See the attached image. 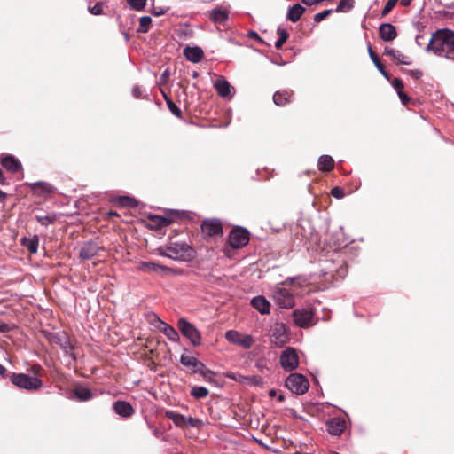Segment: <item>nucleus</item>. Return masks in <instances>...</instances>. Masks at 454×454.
Listing matches in <instances>:
<instances>
[{
  "label": "nucleus",
  "mask_w": 454,
  "mask_h": 454,
  "mask_svg": "<svg viewBox=\"0 0 454 454\" xmlns=\"http://www.w3.org/2000/svg\"><path fill=\"white\" fill-rule=\"evenodd\" d=\"M426 51L454 62V31L442 28L433 33Z\"/></svg>",
  "instance_id": "1"
},
{
  "label": "nucleus",
  "mask_w": 454,
  "mask_h": 454,
  "mask_svg": "<svg viewBox=\"0 0 454 454\" xmlns=\"http://www.w3.org/2000/svg\"><path fill=\"white\" fill-rule=\"evenodd\" d=\"M164 256L176 261H190L194 256V250L185 242H173L166 247Z\"/></svg>",
  "instance_id": "2"
},
{
  "label": "nucleus",
  "mask_w": 454,
  "mask_h": 454,
  "mask_svg": "<svg viewBox=\"0 0 454 454\" xmlns=\"http://www.w3.org/2000/svg\"><path fill=\"white\" fill-rule=\"evenodd\" d=\"M10 380L15 387L27 391L37 390L43 386V381L39 378L26 373H12Z\"/></svg>",
  "instance_id": "3"
},
{
  "label": "nucleus",
  "mask_w": 454,
  "mask_h": 454,
  "mask_svg": "<svg viewBox=\"0 0 454 454\" xmlns=\"http://www.w3.org/2000/svg\"><path fill=\"white\" fill-rule=\"evenodd\" d=\"M45 337L51 344L58 345L66 355H69L73 360H75V356L72 352L73 345L71 344L66 333L52 332L45 333Z\"/></svg>",
  "instance_id": "4"
},
{
  "label": "nucleus",
  "mask_w": 454,
  "mask_h": 454,
  "mask_svg": "<svg viewBox=\"0 0 454 454\" xmlns=\"http://www.w3.org/2000/svg\"><path fill=\"white\" fill-rule=\"evenodd\" d=\"M286 387L293 393L301 395L309 390V383L302 374L292 373L286 380Z\"/></svg>",
  "instance_id": "5"
},
{
  "label": "nucleus",
  "mask_w": 454,
  "mask_h": 454,
  "mask_svg": "<svg viewBox=\"0 0 454 454\" xmlns=\"http://www.w3.org/2000/svg\"><path fill=\"white\" fill-rule=\"evenodd\" d=\"M177 326L181 333L187 338L193 347H197L201 343V335L199 330L188 322L185 318L178 319Z\"/></svg>",
  "instance_id": "6"
},
{
  "label": "nucleus",
  "mask_w": 454,
  "mask_h": 454,
  "mask_svg": "<svg viewBox=\"0 0 454 454\" xmlns=\"http://www.w3.org/2000/svg\"><path fill=\"white\" fill-rule=\"evenodd\" d=\"M274 301L283 309H291L295 305L294 292L285 286H277L272 291Z\"/></svg>",
  "instance_id": "7"
},
{
  "label": "nucleus",
  "mask_w": 454,
  "mask_h": 454,
  "mask_svg": "<svg viewBox=\"0 0 454 454\" xmlns=\"http://www.w3.org/2000/svg\"><path fill=\"white\" fill-rule=\"evenodd\" d=\"M249 242L248 231L241 226L234 227L229 234V244L232 248H240Z\"/></svg>",
  "instance_id": "8"
},
{
  "label": "nucleus",
  "mask_w": 454,
  "mask_h": 454,
  "mask_svg": "<svg viewBox=\"0 0 454 454\" xmlns=\"http://www.w3.org/2000/svg\"><path fill=\"white\" fill-rule=\"evenodd\" d=\"M280 364L286 372L295 370L299 364V357L294 348H286L280 355Z\"/></svg>",
  "instance_id": "9"
},
{
  "label": "nucleus",
  "mask_w": 454,
  "mask_h": 454,
  "mask_svg": "<svg viewBox=\"0 0 454 454\" xmlns=\"http://www.w3.org/2000/svg\"><path fill=\"white\" fill-rule=\"evenodd\" d=\"M103 247H100L96 241L90 240L84 242L79 251V258L83 261H88L96 257Z\"/></svg>",
  "instance_id": "10"
},
{
  "label": "nucleus",
  "mask_w": 454,
  "mask_h": 454,
  "mask_svg": "<svg viewBox=\"0 0 454 454\" xmlns=\"http://www.w3.org/2000/svg\"><path fill=\"white\" fill-rule=\"evenodd\" d=\"M202 232L208 237H215L222 235L223 226L218 219H206L201 223Z\"/></svg>",
  "instance_id": "11"
},
{
  "label": "nucleus",
  "mask_w": 454,
  "mask_h": 454,
  "mask_svg": "<svg viewBox=\"0 0 454 454\" xmlns=\"http://www.w3.org/2000/svg\"><path fill=\"white\" fill-rule=\"evenodd\" d=\"M272 342L278 347H282L288 340L286 328L285 324H275L271 328Z\"/></svg>",
  "instance_id": "12"
},
{
  "label": "nucleus",
  "mask_w": 454,
  "mask_h": 454,
  "mask_svg": "<svg viewBox=\"0 0 454 454\" xmlns=\"http://www.w3.org/2000/svg\"><path fill=\"white\" fill-rule=\"evenodd\" d=\"M314 317L311 309H295L293 311V319L299 327H307Z\"/></svg>",
  "instance_id": "13"
},
{
  "label": "nucleus",
  "mask_w": 454,
  "mask_h": 454,
  "mask_svg": "<svg viewBox=\"0 0 454 454\" xmlns=\"http://www.w3.org/2000/svg\"><path fill=\"white\" fill-rule=\"evenodd\" d=\"M346 428V422L341 418H333L327 422V431L331 435L339 436Z\"/></svg>",
  "instance_id": "14"
},
{
  "label": "nucleus",
  "mask_w": 454,
  "mask_h": 454,
  "mask_svg": "<svg viewBox=\"0 0 454 454\" xmlns=\"http://www.w3.org/2000/svg\"><path fill=\"white\" fill-rule=\"evenodd\" d=\"M113 407L115 413L123 418H129L135 413L132 405L126 401H116Z\"/></svg>",
  "instance_id": "15"
},
{
  "label": "nucleus",
  "mask_w": 454,
  "mask_h": 454,
  "mask_svg": "<svg viewBox=\"0 0 454 454\" xmlns=\"http://www.w3.org/2000/svg\"><path fill=\"white\" fill-rule=\"evenodd\" d=\"M140 270L147 272H160L163 275L172 273L173 269L153 262H143Z\"/></svg>",
  "instance_id": "16"
},
{
  "label": "nucleus",
  "mask_w": 454,
  "mask_h": 454,
  "mask_svg": "<svg viewBox=\"0 0 454 454\" xmlns=\"http://www.w3.org/2000/svg\"><path fill=\"white\" fill-rule=\"evenodd\" d=\"M251 305L262 315H269L270 313V303L262 295L254 297L251 300Z\"/></svg>",
  "instance_id": "17"
},
{
  "label": "nucleus",
  "mask_w": 454,
  "mask_h": 454,
  "mask_svg": "<svg viewBox=\"0 0 454 454\" xmlns=\"http://www.w3.org/2000/svg\"><path fill=\"white\" fill-rule=\"evenodd\" d=\"M379 34L385 42L393 41L397 36L395 27L390 23L381 24L379 27Z\"/></svg>",
  "instance_id": "18"
},
{
  "label": "nucleus",
  "mask_w": 454,
  "mask_h": 454,
  "mask_svg": "<svg viewBox=\"0 0 454 454\" xmlns=\"http://www.w3.org/2000/svg\"><path fill=\"white\" fill-rule=\"evenodd\" d=\"M180 363L185 367L193 368V372L198 373L200 369L204 368V364L199 361L195 356L187 354H182Z\"/></svg>",
  "instance_id": "19"
},
{
  "label": "nucleus",
  "mask_w": 454,
  "mask_h": 454,
  "mask_svg": "<svg viewBox=\"0 0 454 454\" xmlns=\"http://www.w3.org/2000/svg\"><path fill=\"white\" fill-rule=\"evenodd\" d=\"M184 55L187 60L192 63H199L203 58L204 52L199 46H187L184 49Z\"/></svg>",
  "instance_id": "20"
},
{
  "label": "nucleus",
  "mask_w": 454,
  "mask_h": 454,
  "mask_svg": "<svg viewBox=\"0 0 454 454\" xmlns=\"http://www.w3.org/2000/svg\"><path fill=\"white\" fill-rule=\"evenodd\" d=\"M306 11L305 7H303L300 4H294L288 7L286 19L291 22H297L304 12Z\"/></svg>",
  "instance_id": "21"
},
{
  "label": "nucleus",
  "mask_w": 454,
  "mask_h": 454,
  "mask_svg": "<svg viewBox=\"0 0 454 454\" xmlns=\"http://www.w3.org/2000/svg\"><path fill=\"white\" fill-rule=\"evenodd\" d=\"M1 165L11 173H16L21 168V163L12 155H7L3 158Z\"/></svg>",
  "instance_id": "22"
},
{
  "label": "nucleus",
  "mask_w": 454,
  "mask_h": 454,
  "mask_svg": "<svg viewBox=\"0 0 454 454\" xmlns=\"http://www.w3.org/2000/svg\"><path fill=\"white\" fill-rule=\"evenodd\" d=\"M160 322L159 329L160 331L171 341L177 342L179 340V334L177 331L170 325L161 321L158 318Z\"/></svg>",
  "instance_id": "23"
},
{
  "label": "nucleus",
  "mask_w": 454,
  "mask_h": 454,
  "mask_svg": "<svg viewBox=\"0 0 454 454\" xmlns=\"http://www.w3.org/2000/svg\"><path fill=\"white\" fill-rule=\"evenodd\" d=\"M384 54L390 56L393 59H395L399 64L407 65V66L411 64V61L409 59V57L405 56L398 50L389 48V47H385Z\"/></svg>",
  "instance_id": "24"
},
{
  "label": "nucleus",
  "mask_w": 454,
  "mask_h": 454,
  "mask_svg": "<svg viewBox=\"0 0 454 454\" xmlns=\"http://www.w3.org/2000/svg\"><path fill=\"white\" fill-rule=\"evenodd\" d=\"M214 86L221 97L226 98L231 95V84L225 78L220 77L217 79Z\"/></svg>",
  "instance_id": "25"
},
{
  "label": "nucleus",
  "mask_w": 454,
  "mask_h": 454,
  "mask_svg": "<svg viewBox=\"0 0 454 454\" xmlns=\"http://www.w3.org/2000/svg\"><path fill=\"white\" fill-rule=\"evenodd\" d=\"M20 243L23 247H25L30 254H36L38 250L39 245V238L37 235H34L32 237H23L20 239Z\"/></svg>",
  "instance_id": "26"
},
{
  "label": "nucleus",
  "mask_w": 454,
  "mask_h": 454,
  "mask_svg": "<svg viewBox=\"0 0 454 454\" xmlns=\"http://www.w3.org/2000/svg\"><path fill=\"white\" fill-rule=\"evenodd\" d=\"M317 168L320 171L329 172L334 168V160L330 155H321L317 160Z\"/></svg>",
  "instance_id": "27"
},
{
  "label": "nucleus",
  "mask_w": 454,
  "mask_h": 454,
  "mask_svg": "<svg viewBox=\"0 0 454 454\" xmlns=\"http://www.w3.org/2000/svg\"><path fill=\"white\" fill-rule=\"evenodd\" d=\"M291 96L292 92L287 90L277 91L273 95V102L277 106H284L289 101Z\"/></svg>",
  "instance_id": "28"
},
{
  "label": "nucleus",
  "mask_w": 454,
  "mask_h": 454,
  "mask_svg": "<svg viewBox=\"0 0 454 454\" xmlns=\"http://www.w3.org/2000/svg\"><path fill=\"white\" fill-rule=\"evenodd\" d=\"M165 416L171 419L176 427H183L185 426L186 417L182 414L176 413L173 411H167L165 412Z\"/></svg>",
  "instance_id": "29"
},
{
  "label": "nucleus",
  "mask_w": 454,
  "mask_h": 454,
  "mask_svg": "<svg viewBox=\"0 0 454 454\" xmlns=\"http://www.w3.org/2000/svg\"><path fill=\"white\" fill-rule=\"evenodd\" d=\"M74 394L75 397L82 402H86L93 397L91 390L88 387H78L74 389Z\"/></svg>",
  "instance_id": "30"
},
{
  "label": "nucleus",
  "mask_w": 454,
  "mask_h": 454,
  "mask_svg": "<svg viewBox=\"0 0 454 454\" xmlns=\"http://www.w3.org/2000/svg\"><path fill=\"white\" fill-rule=\"evenodd\" d=\"M210 18L215 23L222 24L228 20V12L220 9H214L210 13Z\"/></svg>",
  "instance_id": "31"
},
{
  "label": "nucleus",
  "mask_w": 454,
  "mask_h": 454,
  "mask_svg": "<svg viewBox=\"0 0 454 454\" xmlns=\"http://www.w3.org/2000/svg\"><path fill=\"white\" fill-rule=\"evenodd\" d=\"M368 53L370 55V58L372 59V61L373 62V64L375 65V67H377V69L380 72V74L385 77L387 78V80L389 79L388 78V74L387 73V71L385 70L383 65L380 63L379 58L377 57V55L373 52V51L372 50V47L369 45L368 46Z\"/></svg>",
  "instance_id": "32"
},
{
  "label": "nucleus",
  "mask_w": 454,
  "mask_h": 454,
  "mask_svg": "<svg viewBox=\"0 0 454 454\" xmlns=\"http://www.w3.org/2000/svg\"><path fill=\"white\" fill-rule=\"evenodd\" d=\"M32 188L36 186L40 187L43 194H51L56 191V188L47 182L38 181L30 184Z\"/></svg>",
  "instance_id": "33"
},
{
  "label": "nucleus",
  "mask_w": 454,
  "mask_h": 454,
  "mask_svg": "<svg viewBox=\"0 0 454 454\" xmlns=\"http://www.w3.org/2000/svg\"><path fill=\"white\" fill-rule=\"evenodd\" d=\"M190 394L196 399H201L207 397L209 394V391L205 387L196 386L191 389Z\"/></svg>",
  "instance_id": "34"
},
{
  "label": "nucleus",
  "mask_w": 454,
  "mask_h": 454,
  "mask_svg": "<svg viewBox=\"0 0 454 454\" xmlns=\"http://www.w3.org/2000/svg\"><path fill=\"white\" fill-rule=\"evenodd\" d=\"M355 1L354 0H340V3L336 6L337 12H348L354 7Z\"/></svg>",
  "instance_id": "35"
},
{
  "label": "nucleus",
  "mask_w": 454,
  "mask_h": 454,
  "mask_svg": "<svg viewBox=\"0 0 454 454\" xmlns=\"http://www.w3.org/2000/svg\"><path fill=\"white\" fill-rule=\"evenodd\" d=\"M118 202L121 206L125 207L134 208L137 207V201L136 199L129 196H120L118 198Z\"/></svg>",
  "instance_id": "36"
},
{
  "label": "nucleus",
  "mask_w": 454,
  "mask_h": 454,
  "mask_svg": "<svg viewBox=\"0 0 454 454\" xmlns=\"http://www.w3.org/2000/svg\"><path fill=\"white\" fill-rule=\"evenodd\" d=\"M35 220L43 226H48L51 223H53L56 220L55 214L51 215H36Z\"/></svg>",
  "instance_id": "37"
},
{
  "label": "nucleus",
  "mask_w": 454,
  "mask_h": 454,
  "mask_svg": "<svg viewBox=\"0 0 454 454\" xmlns=\"http://www.w3.org/2000/svg\"><path fill=\"white\" fill-rule=\"evenodd\" d=\"M277 32L278 35V39L275 42V47L277 49H279L288 39L289 34L286 30L282 29L280 27L278 28Z\"/></svg>",
  "instance_id": "38"
},
{
  "label": "nucleus",
  "mask_w": 454,
  "mask_h": 454,
  "mask_svg": "<svg viewBox=\"0 0 454 454\" xmlns=\"http://www.w3.org/2000/svg\"><path fill=\"white\" fill-rule=\"evenodd\" d=\"M168 108L169 111L174 114L176 117L181 118L182 117V111L181 109L168 98H167L166 95H164Z\"/></svg>",
  "instance_id": "39"
},
{
  "label": "nucleus",
  "mask_w": 454,
  "mask_h": 454,
  "mask_svg": "<svg viewBox=\"0 0 454 454\" xmlns=\"http://www.w3.org/2000/svg\"><path fill=\"white\" fill-rule=\"evenodd\" d=\"M151 219L157 224L159 227H166L171 223V220L160 215H153Z\"/></svg>",
  "instance_id": "40"
},
{
  "label": "nucleus",
  "mask_w": 454,
  "mask_h": 454,
  "mask_svg": "<svg viewBox=\"0 0 454 454\" xmlns=\"http://www.w3.org/2000/svg\"><path fill=\"white\" fill-rule=\"evenodd\" d=\"M225 339L231 343L238 344L240 336L237 331L229 330L225 333Z\"/></svg>",
  "instance_id": "41"
},
{
  "label": "nucleus",
  "mask_w": 454,
  "mask_h": 454,
  "mask_svg": "<svg viewBox=\"0 0 454 454\" xmlns=\"http://www.w3.org/2000/svg\"><path fill=\"white\" fill-rule=\"evenodd\" d=\"M152 23V18L150 16H143L140 18V32L145 33L148 31L149 26Z\"/></svg>",
  "instance_id": "42"
},
{
  "label": "nucleus",
  "mask_w": 454,
  "mask_h": 454,
  "mask_svg": "<svg viewBox=\"0 0 454 454\" xmlns=\"http://www.w3.org/2000/svg\"><path fill=\"white\" fill-rule=\"evenodd\" d=\"M128 3L133 10L142 11L146 4V0H128Z\"/></svg>",
  "instance_id": "43"
},
{
  "label": "nucleus",
  "mask_w": 454,
  "mask_h": 454,
  "mask_svg": "<svg viewBox=\"0 0 454 454\" xmlns=\"http://www.w3.org/2000/svg\"><path fill=\"white\" fill-rule=\"evenodd\" d=\"M397 1L398 0H388L386 3V4L381 12V16L385 17L386 15H387L392 11V9L395 6Z\"/></svg>",
  "instance_id": "44"
},
{
  "label": "nucleus",
  "mask_w": 454,
  "mask_h": 454,
  "mask_svg": "<svg viewBox=\"0 0 454 454\" xmlns=\"http://www.w3.org/2000/svg\"><path fill=\"white\" fill-rule=\"evenodd\" d=\"M202 420L197 419V418H192V417H186L185 419V426H189V427H199L200 426H202Z\"/></svg>",
  "instance_id": "45"
},
{
  "label": "nucleus",
  "mask_w": 454,
  "mask_h": 454,
  "mask_svg": "<svg viewBox=\"0 0 454 454\" xmlns=\"http://www.w3.org/2000/svg\"><path fill=\"white\" fill-rule=\"evenodd\" d=\"M199 373L203 376V378L207 381V382H213L214 381V376H215V372L209 369H206V370H200Z\"/></svg>",
  "instance_id": "46"
},
{
  "label": "nucleus",
  "mask_w": 454,
  "mask_h": 454,
  "mask_svg": "<svg viewBox=\"0 0 454 454\" xmlns=\"http://www.w3.org/2000/svg\"><path fill=\"white\" fill-rule=\"evenodd\" d=\"M332 11H333L332 9H327V10H324L323 12L316 13L314 16L315 22L318 23V22L322 21L323 20H325L326 17H328L331 14Z\"/></svg>",
  "instance_id": "47"
},
{
  "label": "nucleus",
  "mask_w": 454,
  "mask_h": 454,
  "mask_svg": "<svg viewBox=\"0 0 454 454\" xmlns=\"http://www.w3.org/2000/svg\"><path fill=\"white\" fill-rule=\"evenodd\" d=\"M262 382V379L257 376L246 377L245 383L251 386H259Z\"/></svg>",
  "instance_id": "48"
},
{
  "label": "nucleus",
  "mask_w": 454,
  "mask_h": 454,
  "mask_svg": "<svg viewBox=\"0 0 454 454\" xmlns=\"http://www.w3.org/2000/svg\"><path fill=\"white\" fill-rule=\"evenodd\" d=\"M429 39L426 36V35H418L416 36V43L419 47H424L426 50V46L428 43Z\"/></svg>",
  "instance_id": "49"
},
{
  "label": "nucleus",
  "mask_w": 454,
  "mask_h": 454,
  "mask_svg": "<svg viewBox=\"0 0 454 454\" xmlns=\"http://www.w3.org/2000/svg\"><path fill=\"white\" fill-rule=\"evenodd\" d=\"M226 377L229 378V379H231V380H234L236 381H239V382H245L246 380V377L239 374V373H235V372H228L226 373Z\"/></svg>",
  "instance_id": "50"
},
{
  "label": "nucleus",
  "mask_w": 454,
  "mask_h": 454,
  "mask_svg": "<svg viewBox=\"0 0 454 454\" xmlns=\"http://www.w3.org/2000/svg\"><path fill=\"white\" fill-rule=\"evenodd\" d=\"M331 195L336 199H342L345 195L342 188L335 186L331 190Z\"/></svg>",
  "instance_id": "51"
},
{
  "label": "nucleus",
  "mask_w": 454,
  "mask_h": 454,
  "mask_svg": "<svg viewBox=\"0 0 454 454\" xmlns=\"http://www.w3.org/2000/svg\"><path fill=\"white\" fill-rule=\"evenodd\" d=\"M252 342H253V340H252L251 336L247 335L244 339L240 338L239 340L238 345L242 346L246 348H249L252 345Z\"/></svg>",
  "instance_id": "52"
},
{
  "label": "nucleus",
  "mask_w": 454,
  "mask_h": 454,
  "mask_svg": "<svg viewBox=\"0 0 454 454\" xmlns=\"http://www.w3.org/2000/svg\"><path fill=\"white\" fill-rule=\"evenodd\" d=\"M89 12L93 15H99L103 12L102 4L97 3L92 7L89 8Z\"/></svg>",
  "instance_id": "53"
},
{
  "label": "nucleus",
  "mask_w": 454,
  "mask_h": 454,
  "mask_svg": "<svg viewBox=\"0 0 454 454\" xmlns=\"http://www.w3.org/2000/svg\"><path fill=\"white\" fill-rule=\"evenodd\" d=\"M392 85L395 88V90H396V92H398L399 90H402L403 89V83L402 80L399 78H395L392 82Z\"/></svg>",
  "instance_id": "54"
},
{
  "label": "nucleus",
  "mask_w": 454,
  "mask_h": 454,
  "mask_svg": "<svg viewBox=\"0 0 454 454\" xmlns=\"http://www.w3.org/2000/svg\"><path fill=\"white\" fill-rule=\"evenodd\" d=\"M397 95L403 105H406L410 101V98L403 91V90H399Z\"/></svg>",
  "instance_id": "55"
},
{
  "label": "nucleus",
  "mask_w": 454,
  "mask_h": 454,
  "mask_svg": "<svg viewBox=\"0 0 454 454\" xmlns=\"http://www.w3.org/2000/svg\"><path fill=\"white\" fill-rule=\"evenodd\" d=\"M247 36L249 38L255 39L259 43H263V40L262 39V37H260V35L255 31H253V30L249 31L247 33Z\"/></svg>",
  "instance_id": "56"
},
{
  "label": "nucleus",
  "mask_w": 454,
  "mask_h": 454,
  "mask_svg": "<svg viewBox=\"0 0 454 454\" xmlns=\"http://www.w3.org/2000/svg\"><path fill=\"white\" fill-rule=\"evenodd\" d=\"M170 73L168 69L164 70L163 73L160 74V81L161 83H166L168 80L169 79Z\"/></svg>",
  "instance_id": "57"
},
{
  "label": "nucleus",
  "mask_w": 454,
  "mask_h": 454,
  "mask_svg": "<svg viewBox=\"0 0 454 454\" xmlns=\"http://www.w3.org/2000/svg\"><path fill=\"white\" fill-rule=\"evenodd\" d=\"M153 434L157 437V438H160L162 441H168L167 437L163 434V433L161 432L160 429L159 428H155L153 430Z\"/></svg>",
  "instance_id": "58"
},
{
  "label": "nucleus",
  "mask_w": 454,
  "mask_h": 454,
  "mask_svg": "<svg viewBox=\"0 0 454 454\" xmlns=\"http://www.w3.org/2000/svg\"><path fill=\"white\" fill-rule=\"evenodd\" d=\"M132 95H133V97H134V98H140V96H141V90H140L139 86L135 85V86L132 88Z\"/></svg>",
  "instance_id": "59"
},
{
  "label": "nucleus",
  "mask_w": 454,
  "mask_h": 454,
  "mask_svg": "<svg viewBox=\"0 0 454 454\" xmlns=\"http://www.w3.org/2000/svg\"><path fill=\"white\" fill-rule=\"evenodd\" d=\"M152 13L155 16H160L165 13V10L162 8L153 9Z\"/></svg>",
  "instance_id": "60"
},
{
  "label": "nucleus",
  "mask_w": 454,
  "mask_h": 454,
  "mask_svg": "<svg viewBox=\"0 0 454 454\" xmlns=\"http://www.w3.org/2000/svg\"><path fill=\"white\" fill-rule=\"evenodd\" d=\"M6 184V179L4 176L3 170L0 168V184Z\"/></svg>",
  "instance_id": "61"
},
{
  "label": "nucleus",
  "mask_w": 454,
  "mask_h": 454,
  "mask_svg": "<svg viewBox=\"0 0 454 454\" xmlns=\"http://www.w3.org/2000/svg\"><path fill=\"white\" fill-rule=\"evenodd\" d=\"M6 372V368L0 364V376L5 377Z\"/></svg>",
  "instance_id": "62"
},
{
  "label": "nucleus",
  "mask_w": 454,
  "mask_h": 454,
  "mask_svg": "<svg viewBox=\"0 0 454 454\" xmlns=\"http://www.w3.org/2000/svg\"><path fill=\"white\" fill-rule=\"evenodd\" d=\"M301 3L308 6H311V5L315 4L314 0H301Z\"/></svg>",
  "instance_id": "63"
},
{
  "label": "nucleus",
  "mask_w": 454,
  "mask_h": 454,
  "mask_svg": "<svg viewBox=\"0 0 454 454\" xmlns=\"http://www.w3.org/2000/svg\"><path fill=\"white\" fill-rule=\"evenodd\" d=\"M411 0H401V4L403 6H408L411 4Z\"/></svg>",
  "instance_id": "64"
}]
</instances>
